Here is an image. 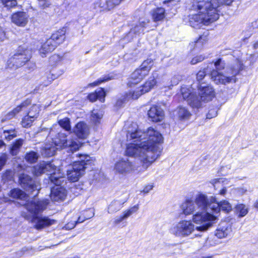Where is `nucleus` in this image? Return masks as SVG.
<instances>
[{"mask_svg":"<svg viewBox=\"0 0 258 258\" xmlns=\"http://www.w3.org/2000/svg\"><path fill=\"white\" fill-rule=\"evenodd\" d=\"M209 207L204 210H201L192 216V221L199 226H195L198 231H204L207 230L212 225L216 220L215 215L208 211Z\"/></svg>","mask_w":258,"mask_h":258,"instance_id":"8","label":"nucleus"},{"mask_svg":"<svg viewBox=\"0 0 258 258\" xmlns=\"http://www.w3.org/2000/svg\"><path fill=\"white\" fill-rule=\"evenodd\" d=\"M208 69H206V70H205V69H204L203 70H200L199 71V72L197 74V79L198 82L201 84V82L204 79L205 77L206 74L208 72Z\"/></svg>","mask_w":258,"mask_h":258,"instance_id":"48","label":"nucleus"},{"mask_svg":"<svg viewBox=\"0 0 258 258\" xmlns=\"http://www.w3.org/2000/svg\"><path fill=\"white\" fill-rule=\"evenodd\" d=\"M126 219H127V218L125 217V215L123 213V215H120V216L118 217H116L114 220V222L115 224H118L119 223H120V222H121Z\"/></svg>","mask_w":258,"mask_h":258,"instance_id":"57","label":"nucleus"},{"mask_svg":"<svg viewBox=\"0 0 258 258\" xmlns=\"http://www.w3.org/2000/svg\"><path fill=\"white\" fill-rule=\"evenodd\" d=\"M23 142V139H19L13 144L10 149V153L12 156H15L18 154Z\"/></svg>","mask_w":258,"mask_h":258,"instance_id":"36","label":"nucleus"},{"mask_svg":"<svg viewBox=\"0 0 258 258\" xmlns=\"http://www.w3.org/2000/svg\"><path fill=\"white\" fill-rule=\"evenodd\" d=\"M38 158V154L34 151H31L27 153L25 156L26 160L30 163L36 162Z\"/></svg>","mask_w":258,"mask_h":258,"instance_id":"42","label":"nucleus"},{"mask_svg":"<svg viewBox=\"0 0 258 258\" xmlns=\"http://www.w3.org/2000/svg\"><path fill=\"white\" fill-rule=\"evenodd\" d=\"M153 65V60L151 58H148L142 62L139 69L142 70L144 73V74L147 75Z\"/></svg>","mask_w":258,"mask_h":258,"instance_id":"35","label":"nucleus"},{"mask_svg":"<svg viewBox=\"0 0 258 258\" xmlns=\"http://www.w3.org/2000/svg\"><path fill=\"white\" fill-rule=\"evenodd\" d=\"M233 0H194L189 10V25L194 28L202 24L208 25L219 19V10L223 5H230Z\"/></svg>","mask_w":258,"mask_h":258,"instance_id":"2","label":"nucleus"},{"mask_svg":"<svg viewBox=\"0 0 258 258\" xmlns=\"http://www.w3.org/2000/svg\"><path fill=\"white\" fill-rule=\"evenodd\" d=\"M40 7L44 9L48 7L51 5L50 0H37Z\"/></svg>","mask_w":258,"mask_h":258,"instance_id":"52","label":"nucleus"},{"mask_svg":"<svg viewBox=\"0 0 258 258\" xmlns=\"http://www.w3.org/2000/svg\"><path fill=\"white\" fill-rule=\"evenodd\" d=\"M114 170L116 172L123 175L141 172V170L137 171L136 165L128 159H122L117 162L115 165Z\"/></svg>","mask_w":258,"mask_h":258,"instance_id":"15","label":"nucleus"},{"mask_svg":"<svg viewBox=\"0 0 258 258\" xmlns=\"http://www.w3.org/2000/svg\"><path fill=\"white\" fill-rule=\"evenodd\" d=\"M177 114L178 117L181 119L188 118L190 115L189 111L186 108L183 107H179Z\"/></svg>","mask_w":258,"mask_h":258,"instance_id":"41","label":"nucleus"},{"mask_svg":"<svg viewBox=\"0 0 258 258\" xmlns=\"http://www.w3.org/2000/svg\"><path fill=\"white\" fill-rule=\"evenodd\" d=\"M144 132L138 129V126L136 123H132L131 126L128 128L126 138L127 141H133V142L128 143L126 147L130 144H140L144 141L143 140L145 139V138L144 137Z\"/></svg>","mask_w":258,"mask_h":258,"instance_id":"14","label":"nucleus"},{"mask_svg":"<svg viewBox=\"0 0 258 258\" xmlns=\"http://www.w3.org/2000/svg\"><path fill=\"white\" fill-rule=\"evenodd\" d=\"M111 78L108 76H105L103 78H100L97 81L94 82L93 83H90L88 85L89 87H94L99 85L102 83L107 81L111 80Z\"/></svg>","mask_w":258,"mask_h":258,"instance_id":"47","label":"nucleus"},{"mask_svg":"<svg viewBox=\"0 0 258 258\" xmlns=\"http://www.w3.org/2000/svg\"><path fill=\"white\" fill-rule=\"evenodd\" d=\"M217 115V112L216 108L210 109L207 114V118H212L216 116Z\"/></svg>","mask_w":258,"mask_h":258,"instance_id":"56","label":"nucleus"},{"mask_svg":"<svg viewBox=\"0 0 258 258\" xmlns=\"http://www.w3.org/2000/svg\"><path fill=\"white\" fill-rule=\"evenodd\" d=\"M103 116V112L101 110L93 109L91 114V120L95 123H99Z\"/></svg>","mask_w":258,"mask_h":258,"instance_id":"40","label":"nucleus"},{"mask_svg":"<svg viewBox=\"0 0 258 258\" xmlns=\"http://www.w3.org/2000/svg\"><path fill=\"white\" fill-rule=\"evenodd\" d=\"M210 183L213 186L215 190L217 189L218 185L221 184L222 186L228 184L229 180L225 178L221 177L219 178L213 179L210 181Z\"/></svg>","mask_w":258,"mask_h":258,"instance_id":"39","label":"nucleus"},{"mask_svg":"<svg viewBox=\"0 0 258 258\" xmlns=\"http://www.w3.org/2000/svg\"><path fill=\"white\" fill-rule=\"evenodd\" d=\"M163 86L165 88L170 89L172 87L178 84V81L175 80V77H174L170 80L168 76H164L162 79Z\"/></svg>","mask_w":258,"mask_h":258,"instance_id":"38","label":"nucleus"},{"mask_svg":"<svg viewBox=\"0 0 258 258\" xmlns=\"http://www.w3.org/2000/svg\"><path fill=\"white\" fill-rule=\"evenodd\" d=\"M10 196L14 199L26 200V194L19 188H14L10 191Z\"/></svg>","mask_w":258,"mask_h":258,"instance_id":"37","label":"nucleus"},{"mask_svg":"<svg viewBox=\"0 0 258 258\" xmlns=\"http://www.w3.org/2000/svg\"><path fill=\"white\" fill-rule=\"evenodd\" d=\"M97 95V99L101 102H104L105 100V93L103 89L100 88L97 90L95 92Z\"/></svg>","mask_w":258,"mask_h":258,"instance_id":"49","label":"nucleus"},{"mask_svg":"<svg viewBox=\"0 0 258 258\" xmlns=\"http://www.w3.org/2000/svg\"><path fill=\"white\" fill-rule=\"evenodd\" d=\"M202 102L203 101L195 93L191 95L190 98L188 99V104L192 108H199L201 107Z\"/></svg>","mask_w":258,"mask_h":258,"instance_id":"31","label":"nucleus"},{"mask_svg":"<svg viewBox=\"0 0 258 258\" xmlns=\"http://www.w3.org/2000/svg\"><path fill=\"white\" fill-rule=\"evenodd\" d=\"M71 157H68L65 160H62L60 168L57 170L58 172L56 173L57 175H62L63 177L64 172H67L68 179L72 181L75 182L77 181L80 176H81L85 172L84 166L83 165H80L79 162L72 163Z\"/></svg>","mask_w":258,"mask_h":258,"instance_id":"6","label":"nucleus"},{"mask_svg":"<svg viewBox=\"0 0 258 258\" xmlns=\"http://www.w3.org/2000/svg\"><path fill=\"white\" fill-rule=\"evenodd\" d=\"M165 11L164 8H157L152 11V16L154 21H160L163 20L165 17Z\"/></svg>","mask_w":258,"mask_h":258,"instance_id":"30","label":"nucleus"},{"mask_svg":"<svg viewBox=\"0 0 258 258\" xmlns=\"http://www.w3.org/2000/svg\"><path fill=\"white\" fill-rule=\"evenodd\" d=\"M149 117L153 122L161 121L164 116V111L160 107L154 105L151 107L148 113Z\"/></svg>","mask_w":258,"mask_h":258,"instance_id":"20","label":"nucleus"},{"mask_svg":"<svg viewBox=\"0 0 258 258\" xmlns=\"http://www.w3.org/2000/svg\"><path fill=\"white\" fill-rule=\"evenodd\" d=\"M149 20L144 18H141L139 21L131 29L130 33H134L135 34H140L144 32L145 28L149 23Z\"/></svg>","mask_w":258,"mask_h":258,"instance_id":"23","label":"nucleus"},{"mask_svg":"<svg viewBox=\"0 0 258 258\" xmlns=\"http://www.w3.org/2000/svg\"><path fill=\"white\" fill-rule=\"evenodd\" d=\"M88 98L91 102L96 101L97 99V95L95 92L91 93L88 96Z\"/></svg>","mask_w":258,"mask_h":258,"instance_id":"60","label":"nucleus"},{"mask_svg":"<svg viewBox=\"0 0 258 258\" xmlns=\"http://www.w3.org/2000/svg\"><path fill=\"white\" fill-rule=\"evenodd\" d=\"M79 160L74 162H79L80 165H83L84 170L87 168L88 165H91L93 163V160L87 155L79 154Z\"/></svg>","mask_w":258,"mask_h":258,"instance_id":"32","label":"nucleus"},{"mask_svg":"<svg viewBox=\"0 0 258 258\" xmlns=\"http://www.w3.org/2000/svg\"><path fill=\"white\" fill-rule=\"evenodd\" d=\"M237 190L238 192L241 195L245 194L247 191V189L243 187L238 188Z\"/></svg>","mask_w":258,"mask_h":258,"instance_id":"64","label":"nucleus"},{"mask_svg":"<svg viewBox=\"0 0 258 258\" xmlns=\"http://www.w3.org/2000/svg\"><path fill=\"white\" fill-rule=\"evenodd\" d=\"M56 167L54 164L44 161L40 162L32 168V172L35 176H39L46 172H49L51 176L53 172L56 173Z\"/></svg>","mask_w":258,"mask_h":258,"instance_id":"17","label":"nucleus"},{"mask_svg":"<svg viewBox=\"0 0 258 258\" xmlns=\"http://www.w3.org/2000/svg\"><path fill=\"white\" fill-rule=\"evenodd\" d=\"M231 225L227 222H221L215 232V235L218 238H224L229 236L232 233Z\"/></svg>","mask_w":258,"mask_h":258,"instance_id":"19","label":"nucleus"},{"mask_svg":"<svg viewBox=\"0 0 258 258\" xmlns=\"http://www.w3.org/2000/svg\"><path fill=\"white\" fill-rule=\"evenodd\" d=\"M56 46L53 43L51 40L48 39L43 43L39 49V52L42 57H44L47 53L53 51Z\"/></svg>","mask_w":258,"mask_h":258,"instance_id":"29","label":"nucleus"},{"mask_svg":"<svg viewBox=\"0 0 258 258\" xmlns=\"http://www.w3.org/2000/svg\"><path fill=\"white\" fill-rule=\"evenodd\" d=\"M95 8L99 9L100 11L110 10L112 9L109 0H99L95 4Z\"/></svg>","mask_w":258,"mask_h":258,"instance_id":"34","label":"nucleus"},{"mask_svg":"<svg viewBox=\"0 0 258 258\" xmlns=\"http://www.w3.org/2000/svg\"><path fill=\"white\" fill-rule=\"evenodd\" d=\"M3 4L6 7L11 8L17 4L16 0H1Z\"/></svg>","mask_w":258,"mask_h":258,"instance_id":"50","label":"nucleus"},{"mask_svg":"<svg viewBox=\"0 0 258 258\" xmlns=\"http://www.w3.org/2000/svg\"><path fill=\"white\" fill-rule=\"evenodd\" d=\"M139 209V204H137L130 208L129 209L125 211L123 213L125 217L127 218L133 214L137 213Z\"/></svg>","mask_w":258,"mask_h":258,"instance_id":"46","label":"nucleus"},{"mask_svg":"<svg viewBox=\"0 0 258 258\" xmlns=\"http://www.w3.org/2000/svg\"><path fill=\"white\" fill-rule=\"evenodd\" d=\"M53 145H45L44 147L43 154L46 156H52L55 154L56 150L66 149L68 152L72 153L77 151L81 147V144L77 139L72 138L70 136L59 133L53 139Z\"/></svg>","mask_w":258,"mask_h":258,"instance_id":"4","label":"nucleus"},{"mask_svg":"<svg viewBox=\"0 0 258 258\" xmlns=\"http://www.w3.org/2000/svg\"><path fill=\"white\" fill-rule=\"evenodd\" d=\"M195 229V225L191 221L182 220L173 224L169 232L176 237L183 238L190 236Z\"/></svg>","mask_w":258,"mask_h":258,"instance_id":"9","label":"nucleus"},{"mask_svg":"<svg viewBox=\"0 0 258 258\" xmlns=\"http://www.w3.org/2000/svg\"><path fill=\"white\" fill-rule=\"evenodd\" d=\"M19 181L21 186L29 193L34 197L38 195L40 188L39 183L33 180L30 176L25 174H21Z\"/></svg>","mask_w":258,"mask_h":258,"instance_id":"12","label":"nucleus"},{"mask_svg":"<svg viewBox=\"0 0 258 258\" xmlns=\"http://www.w3.org/2000/svg\"><path fill=\"white\" fill-rule=\"evenodd\" d=\"M76 221H71L67 223L65 226L64 228L67 230H70L74 228L76 225Z\"/></svg>","mask_w":258,"mask_h":258,"instance_id":"58","label":"nucleus"},{"mask_svg":"<svg viewBox=\"0 0 258 258\" xmlns=\"http://www.w3.org/2000/svg\"><path fill=\"white\" fill-rule=\"evenodd\" d=\"M94 216V213H92L91 214V215H90L89 216H87V217H79L78 219V220L77 221H76V223H82L83 222H84L85 220H87V219H88L89 218H91V217H92L93 216Z\"/></svg>","mask_w":258,"mask_h":258,"instance_id":"59","label":"nucleus"},{"mask_svg":"<svg viewBox=\"0 0 258 258\" xmlns=\"http://www.w3.org/2000/svg\"><path fill=\"white\" fill-rule=\"evenodd\" d=\"M208 207L215 214H218L221 210L226 213H229L232 210L231 204L227 201L224 200L219 202L215 196L208 198Z\"/></svg>","mask_w":258,"mask_h":258,"instance_id":"13","label":"nucleus"},{"mask_svg":"<svg viewBox=\"0 0 258 258\" xmlns=\"http://www.w3.org/2000/svg\"><path fill=\"white\" fill-rule=\"evenodd\" d=\"M73 132L80 139L87 138L89 134V128L84 122H78L74 127Z\"/></svg>","mask_w":258,"mask_h":258,"instance_id":"21","label":"nucleus"},{"mask_svg":"<svg viewBox=\"0 0 258 258\" xmlns=\"http://www.w3.org/2000/svg\"><path fill=\"white\" fill-rule=\"evenodd\" d=\"M6 39V34L4 31L0 27V43L4 41Z\"/></svg>","mask_w":258,"mask_h":258,"instance_id":"61","label":"nucleus"},{"mask_svg":"<svg viewBox=\"0 0 258 258\" xmlns=\"http://www.w3.org/2000/svg\"><path fill=\"white\" fill-rule=\"evenodd\" d=\"M11 19L13 23L20 27H25L28 22V16L23 12L13 14Z\"/></svg>","mask_w":258,"mask_h":258,"instance_id":"22","label":"nucleus"},{"mask_svg":"<svg viewBox=\"0 0 258 258\" xmlns=\"http://www.w3.org/2000/svg\"><path fill=\"white\" fill-rule=\"evenodd\" d=\"M225 63L221 58H219L214 62V66L216 70L211 73V79L217 84L226 85L237 81L236 76L243 69V65L241 62L237 60L231 66L227 68L225 73L221 72L225 68Z\"/></svg>","mask_w":258,"mask_h":258,"instance_id":"3","label":"nucleus"},{"mask_svg":"<svg viewBox=\"0 0 258 258\" xmlns=\"http://www.w3.org/2000/svg\"><path fill=\"white\" fill-rule=\"evenodd\" d=\"M65 33L66 30L63 28L53 33L49 39L51 40L53 43L57 46L63 42L65 39Z\"/></svg>","mask_w":258,"mask_h":258,"instance_id":"28","label":"nucleus"},{"mask_svg":"<svg viewBox=\"0 0 258 258\" xmlns=\"http://www.w3.org/2000/svg\"><path fill=\"white\" fill-rule=\"evenodd\" d=\"M146 76L144 73L139 69L135 70L131 75L128 85L132 87V85H135L139 83Z\"/></svg>","mask_w":258,"mask_h":258,"instance_id":"26","label":"nucleus"},{"mask_svg":"<svg viewBox=\"0 0 258 258\" xmlns=\"http://www.w3.org/2000/svg\"><path fill=\"white\" fill-rule=\"evenodd\" d=\"M227 192V188L225 186H223V187L219 190L218 191V195L224 197Z\"/></svg>","mask_w":258,"mask_h":258,"instance_id":"62","label":"nucleus"},{"mask_svg":"<svg viewBox=\"0 0 258 258\" xmlns=\"http://www.w3.org/2000/svg\"><path fill=\"white\" fill-rule=\"evenodd\" d=\"M199 95L203 102H209L215 97L213 88L210 85L201 82L199 87Z\"/></svg>","mask_w":258,"mask_h":258,"instance_id":"18","label":"nucleus"},{"mask_svg":"<svg viewBox=\"0 0 258 258\" xmlns=\"http://www.w3.org/2000/svg\"><path fill=\"white\" fill-rule=\"evenodd\" d=\"M8 158V155L6 153H3L0 155V170L5 165Z\"/></svg>","mask_w":258,"mask_h":258,"instance_id":"53","label":"nucleus"},{"mask_svg":"<svg viewBox=\"0 0 258 258\" xmlns=\"http://www.w3.org/2000/svg\"><path fill=\"white\" fill-rule=\"evenodd\" d=\"M130 93V92L126 94V97H123L122 99L120 98L117 100L116 102V105L118 107H120L122 106V104L126 101L127 100H129L131 98H129L128 97H127V95H128Z\"/></svg>","mask_w":258,"mask_h":258,"instance_id":"55","label":"nucleus"},{"mask_svg":"<svg viewBox=\"0 0 258 258\" xmlns=\"http://www.w3.org/2000/svg\"><path fill=\"white\" fill-rule=\"evenodd\" d=\"M60 126L64 128L66 131H69L71 130L70 121L69 118L65 117L58 121Z\"/></svg>","mask_w":258,"mask_h":258,"instance_id":"43","label":"nucleus"},{"mask_svg":"<svg viewBox=\"0 0 258 258\" xmlns=\"http://www.w3.org/2000/svg\"><path fill=\"white\" fill-rule=\"evenodd\" d=\"M63 174L60 175H57L56 173L53 172L51 176H49V179L51 183L56 185V186L51 189L50 198L52 201H63L66 196L67 192L65 188L62 186H59L63 181Z\"/></svg>","mask_w":258,"mask_h":258,"instance_id":"11","label":"nucleus"},{"mask_svg":"<svg viewBox=\"0 0 258 258\" xmlns=\"http://www.w3.org/2000/svg\"><path fill=\"white\" fill-rule=\"evenodd\" d=\"M156 84V81L155 76L151 77L143 86L136 88L135 90L130 91L127 97L129 98H133V99H138L142 94L150 91Z\"/></svg>","mask_w":258,"mask_h":258,"instance_id":"16","label":"nucleus"},{"mask_svg":"<svg viewBox=\"0 0 258 258\" xmlns=\"http://www.w3.org/2000/svg\"><path fill=\"white\" fill-rule=\"evenodd\" d=\"M48 204L47 201H36L35 199L28 202L26 204V209L33 215L32 222L34 224V227L37 229H41L45 227L52 225L54 221L46 217H39L36 215L43 211Z\"/></svg>","mask_w":258,"mask_h":258,"instance_id":"5","label":"nucleus"},{"mask_svg":"<svg viewBox=\"0 0 258 258\" xmlns=\"http://www.w3.org/2000/svg\"><path fill=\"white\" fill-rule=\"evenodd\" d=\"M4 136L6 140L10 141L17 136L15 130H4Z\"/></svg>","mask_w":258,"mask_h":258,"instance_id":"45","label":"nucleus"},{"mask_svg":"<svg viewBox=\"0 0 258 258\" xmlns=\"http://www.w3.org/2000/svg\"><path fill=\"white\" fill-rule=\"evenodd\" d=\"M31 57V50L24 46H20L14 55L9 59L7 66L10 68L17 69L24 65Z\"/></svg>","mask_w":258,"mask_h":258,"instance_id":"10","label":"nucleus"},{"mask_svg":"<svg viewBox=\"0 0 258 258\" xmlns=\"http://www.w3.org/2000/svg\"><path fill=\"white\" fill-rule=\"evenodd\" d=\"M30 104V101L27 100L23 102L20 105L17 106L12 111L7 113L4 117L2 119V122H4L7 120H10L15 116L23 108L26 107Z\"/></svg>","mask_w":258,"mask_h":258,"instance_id":"24","label":"nucleus"},{"mask_svg":"<svg viewBox=\"0 0 258 258\" xmlns=\"http://www.w3.org/2000/svg\"><path fill=\"white\" fill-rule=\"evenodd\" d=\"M144 134V141L128 145L125 152L129 156L138 158L142 163V168L146 170L160 155L159 144L163 142V137L152 127L148 128Z\"/></svg>","mask_w":258,"mask_h":258,"instance_id":"1","label":"nucleus"},{"mask_svg":"<svg viewBox=\"0 0 258 258\" xmlns=\"http://www.w3.org/2000/svg\"><path fill=\"white\" fill-rule=\"evenodd\" d=\"M234 209L235 214L240 218L244 217L248 212V208L243 204H237Z\"/></svg>","mask_w":258,"mask_h":258,"instance_id":"33","label":"nucleus"},{"mask_svg":"<svg viewBox=\"0 0 258 258\" xmlns=\"http://www.w3.org/2000/svg\"><path fill=\"white\" fill-rule=\"evenodd\" d=\"M39 110L40 109L38 105H33L28 112L27 115L25 116L22 119L21 121L22 126H26L29 124V123H26L25 121L30 118L34 120L37 117Z\"/></svg>","mask_w":258,"mask_h":258,"instance_id":"27","label":"nucleus"},{"mask_svg":"<svg viewBox=\"0 0 258 258\" xmlns=\"http://www.w3.org/2000/svg\"><path fill=\"white\" fill-rule=\"evenodd\" d=\"M231 169L230 165H226L225 166H222L218 171L219 175L221 176H225L229 173V171Z\"/></svg>","mask_w":258,"mask_h":258,"instance_id":"51","label":"nucleus"},{"mask_svg":"<svg viewBox=\"0 0 258 258\" xmlns=\"http://www.w3.org/2000/svg\"><path fill=\"white\" fill-rule=\"evenodd\" d=\"M153 185L152 184L146 185L143 190V192H144V193H148L153 189Z\"/></svg>","mask_w":258,"mask_h":258,"instance_id":"63","label":"nucleus"},{"mask_svg":"<svg viewBox=\"0 0 258 258\" xmlns=\"http://www.w3.org/2000/svg\"><path fill=\"white\" fill-rule=\"evenodd\" d=\"M128 197H126L123 199L115 200L111 202L108 207V212L112 214L119 211L122 205L127 201Z\"/></svg>","mask_w":258,"mask_h":258,"instance_id":"25","label":"nucleus"},{"mask_svg":"<svg viewBox=\"0 0 258 258\" xmlns=\"http://www.w3.org/2000/svg\"><path fill=\"white\" fill-rule=\"evenodd\" d=\"M208 198L204 194L198 195L195 199H187L183 202L181 206L183 214L185 215H189L196 214L201 210H204L208 207Z\"/></svg>","mask_w":258,"mask_h":258,"instance_id":"7","label":"nucleus"},{"mask_svg":"<svg viewBox=\"0 0 258 258\" xmlns=\"http://www.w3.org/2000/svg\"><path fill=\"white\" fill-rule=\"evenodd\" d=\"M180 92L184 100H187V102L188 99L190 98V96H191V95L194 94L191 92L190 89L186 87H182L180 89Z\"/></svg>","mask_w":258,"mask_h":258,"instance_id":"44","label":"nucleus"},{"mask_svg":"<svg viewBox=\"0 0 258 258\" xmlns=\"http://www.w3.org/2000/svg\"><path fill=\"white\" fill-rule=\"evenodd\" d=\"M205 59V57L203 55H199L196 56V57H194L192 60H191V63L192 64H195L198 62H201Z\"/></svg>","mask_w":258,"mask_h":258,"instance_id":"54","label":"nucleus"}]
</instances>
